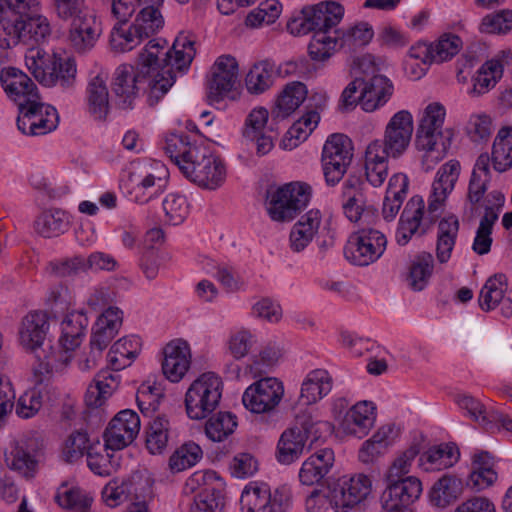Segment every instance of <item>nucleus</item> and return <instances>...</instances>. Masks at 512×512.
<instances>
[{"mask_svg":"<svg viewBox=\"0 0 512 512\" xmlns=\"http://www.w3.org/2000/svg\"><path fill=\"white\" fill-rule=\"evenodd\" d=\"M182 174L199 187L216 190L224 184L227 169L224 161L218 155L211 153L203 146L195 154L192 162L184 166Z\"/></svg>","mask_w":512,"mask_h":512,"instance_id":"6e6552de","label":"nucleus"},{"mask_svg":"<svg viewBox=\"0 0 512 512\" xmlns=\"http://www.w3.org/2000/svg\"><path fill=\"white\" fill-rule=\"evenodd\" d=\"M59 117L56 109L38 100L19 108L17 127L25 135L40 136L56 129Z\"/></svg>","mask_w":512,"mask_h":512,"instance_id":"f8f14e48","label":"nucleus"},{"mask_svg":"<svg viewBox=\"0 0 512 512\" xmlns=\"http://www.w3.org/2000/svg\"><path fill=\"white\" fill-rule=\"evenodd\" d=\"M163 396L164 392L160 384L144 382L136 394L137 405L140 411L148 416L158 409Z\"/></svg>","mask_w":512,"mask_h":512,"instance_id":"69168bd1","label":"nucleus"},{"mask_svg":"<svg viewBox=\"0 0 512 512\" xmlns=\"http://www.w3.org/2000/svg\"><path fill=\"white\" fill-rule=\"evenodd\" d=\"M332 385L333 380L327 370L310 371L301 385L299 403L304 406L316 403L330 393Z\"/></svg>","mask_w":512,"mask_h":512,"instance_id":"c9c22d12","label":"nucleus"},{"mask_svg":"<svg viewBox=\"0 0 512 512\" xmlns=\"http://www.w3.org/2000/svg\"><path fill=\"white\" fill-rule=\"evenodd\" d=\"M322 223V214L318 209H311L302 215L290 230V249L296 253L304 251L320 233Z\"/></svg>","mask_w":512,"mask_h":512,"instance_id":"bb28decb","label":"nucleus"},{"mask_svg":"<svg viewBox=\"0 0 512 512\" xmlns=\"http://www.w3.org/2000/svg\"><path fill=\"white\" fill-rule=\"evenodd\" d=\"M223 392L221 378L213 372L197 377L185 394V409L192 420H202L210 415L220 404Z\"/></svg>","mask_w":512,"mask_h":512,"instance_id":"423d86ee","label":"nucleus"},{"mask_svg":"<svg viewBox=\"0 0 512 512\" xmlns=\"http://www.w3.org/2000/svg\"><path fill=\"white\" fill-rule=\"evenodd\" d=\"M224 505V496L220 490L206 488L196 494L190 512H222Z\"/></svg>","mask_w":512,"mask_h":512,"instance_id":"774afa93","label":"nucleus"},{"mask_svg":"<svg viewBox=\"0 0 512 512\" xmlns=\"http://www.w3.org/2000/svg\"><path fill=\"white\" fill-rule=\"evenodd\" d=\"M169 171L160 161L144 164L138 171H130L121 187L129 199L146 204L159 197L167 188Z\"/></svg>","mask_w":512,"mask_h":512,"instance_id":"20e7f679","label":"nucleus"},{"mask_svg":"<svg viewBox=\"0 0 512 512\" xmlns=\"http://www.w3.org/2000/svg\"><path fill=\"white\" fill-rule=\"evenodd\" d=\"M69 27V42L78 53L91 50L102 33L100 23L90 13L69 24Z\"/></svg>","mask_w":512,"mask_h":512,"instance_id":"c85d7f7f","label":"nucleus"},{"mask_svg":"<svg viewBox=\"0 0 512 512\" xmlns=\"http://www.w3.org/2000/svg\"><path fill=\"white\" fill-rule=\"evenodd\" d=\"M311 187L306 183L291 182L270 188L266 194V210L272 221L290 222L307 207Z\"/></svg>","mask_w":512,"mask_h":512,"instance_id":"39448f33","label":"nucleus"},{"mask_svg":"<svg viewBox=\"0 0 512 512\" xmlns=\"http://www.w3.org/2000/svg\"><path fill=\"white\" fill-rule=\"evenodd\" d=\"M344 7L335 1H324L302 9V17L288 23L292 34L301 35L311 31L331 33L343 19Z\"/></svg>","mask_w":512,"mask_h":512,"instance_id":"0eeeda50","label":"nucleus"},{"mask_svg":"<svg viewBox=\"0 0 512 512\" xmlns=\"http://www.w3.org/2000/svg\"><path fill=\"white\" fill-rule=\"evenodd\" d=\"M238 78V63L230 55L218 57L212 67L208 98L212 102L221 101L234 88Z\"/></svg>","mask_w":512,"mask_h":512,"instance_id":"4be33fe9","label":"nucleus"},{"mask_svg":"<svg viewBox=\"0 0 512 512\" xmlns=\"http://www.w3.org/2000/svg\"><path fill=\"white\" fill-rule=\"evenodd\" d=\"M511 61L512 51L507 50L500 52L496 58L485 62L473 78V87L469 93L475 96L487 93L496 85L502 77L504 67L509 66Z\"/></svg>","mask_w":512,"mask_h":512,"instance_id":"cd10ccee","label":"nucleus"},{"mask_svg":"<svg viewBox=\"0 0 512 512\" xmlns=\"http://www.w3.org/2000/svg\"><path fill=\"white\" fill-rule=\"evenodd\" d=\"M386 484L381 496L384 511L413 512L411 506L422 493L421 481L414 476H408Z\"/></svg>","mask_w":512,"mask_h":512,"instance_id":"2eb2a0df","label":"nucleus"},{"mask_svg":"<svg viewBox=\"0 0 512 512\" xmlns=\"http://www.w3.org/2000/svg\"><path fill=\"white\" fill-rule=\"evenodd\" d=\"M72 352L61 347L58 350L50 347L49 351H38L36 354L39 361L38 371L40 373H51L63 370L70 363Z\"/></svg>","mask_w":512,"mask_h":512,"instance_id":"052dcab7","label":"nucleus"},{"mask_svg":"<svg viewBox=\"0 0 512 512\" xmlns=\"http://www.w3.org/2000/svg\"><path fill=\"white\" fill-rule=\"evenodd\" d=\"M334 34L339 39V49L345 53H355L370 43L374 36L372 26L368 22H357Z\"/></svg>","mask_w":512,"mask_h":512,"instance_id":"a19ab883","label":"nucleus"},{"mask_svg":"<svg viewBox=\"0 0 512 512\" xmlns=\"http://www.w3.org/2000/svg\"><path fill=\"white\" fill-rule=\"evenodd\" d=\"M399 431L394 424L381 426L369 439L365 440L359 451L358 459L364 464H373L383 457L393 445Z\"/></svg>","mask_w":512,"mask_h":512,"instance_id":"a878e982","label":"nucleus"},{"mask_svg":"<svg viewBox=\"0 0 512 512\" xmlns=\"http://www.w3.org/2000/svg\"><path fill=\"white\" fill-rule=\"evenodd\" d=\"M461 479L454 475L444 474L431 487L429 501L437 508H446L453 504L462 494Z\"/></svg>","mask_w":512,"mask_h":512,"instance_id":"79ce46f5","label":"nucleus"},{"mask_svg":"<svg viewBox=\"0 0 512 512\" xmlns=\"http://www.w3.org/2000/svg\"><path fill=\"white\" fill-rule=\"evenodd\" d=\"M492 162L498 172H504L512 167L511 127H502L498 131L492 147Z\"/></svg>","mask_w":512,"mask_h":512,"instance_id":"603ef678","label":"nucleus"},{"mask_svg":"<svg viewBox=\"0 0 512 512\" xmlns=\"http://www.w3.org/2000/svg\"><path fill=\"white\" fill-rule=\"evenodd\" d=\"M141 350V341L137 336L123 337L115 342L107 355L108 366L119 371L131 365Z\"/></svg>","mask_w":512,"mask_h":512,"instance_id":"37998d69","label":"nucleus"},{"mask_svg":"<svg viewBox=\"0 0 512 512\" xmlns=\"http://www.w3.org/2000/svg\"><path fill=\"white\" fill-rule=\"evenodd\" d=\"M307 88L301 82H292L285 86L272 111L273 117L284 119L292 114L306 99Z\"/></svg>","mask_w":512,"mask_h":512,"instance_id":"8fccbe9b","label":"nucleus"},{"mask_svg":"<svg viewBox=\"0 0 512 512\" xmlns=\"http://www.w3.org/2000/svg\"><path fill=\"white\" fill-rule=\"evenodd\" d=\"M457 449L449 445H441L429 449L421 456L420 461L425 471H439L453 466L458 461Z\"/></svg>","mask_w":512,"mask_h":512,"instance_id":"6e6d98bb","label":"nucleus"},{"mask_svg":"<svg viewBox=\"0 0 512 512\" xmlns=\"http://www.w3.org/2000/svg\"><path fill=\"white\" fill-rule=\"evenodd\" d=\"M334 460V452L330 448L320 449L310 455L299 470L300 483L306 486L320 483L331 470Z\"/></svg>","mask_w":512,"mask_h":512,"instance_id":"2f4dec72","label":"nucleus"},{"mask_svg":"<svg viewBox=\"0 0 512 512\" xmlns=\"http://www.w3.org/2000/svg\"><path fill=\"white\" fill-rule=\"evenodd\" d=\"M353 158L351 140L343 134H333L325 142L322 150V170L328 186L340 182Z\"/></svg>","mask_w":512,"mask_h":512,"instance_id":"1a4fd4ad","label":"nucleus"},{"mask_svg":"<svg viewBox=\"0 0 512 512\" xmlns=\"http://www.w3.org/2000/svg\"><path fill=\"white\" fill-rule=\"evenodd\" d=\"M460 223L455 215L442 218L437 226L436 257L440 263H446L451 258Z\"/></svg>","mask_w":512,"mask_h":512,"instance_id":"c03bdc74","label":"nucleus"},{"mask_svg":"<svg viewBox=\"0 0 512 512\" xmlns=\"http://www.w3.org/2000/svg\"><path fill=\"white\" fill-rule=\"evenodd\" d=\"M490 159L487 154H481L474 165L468 184L467 199L473 205L478 204L484 197L491 179Z\"/></svg>","mask_w":512,"mask_h":512,"instance_id":"de8ad7c7","label":"nucleus"},{"mask_svg":"<svg viewBox=\"0 0 512 512\" xmlns=\"http://www.w3.org/2000/svg\"><path fill=\"white\" fill-rule=\"evenodd\" d=\"M418 454L419 448L417 445H412L400 453L388 467L384 475V481L390 483L404 479L403 476L410 472L411 465Z\"/></svg>","mask_w":512,"mask_h":512,"instance_id":"338daca9","label":"nucleus"},{"mask_svg":"<svg viewBox=\"0 0 512 512\" xmlns=\"http://www.w3.org/2000/svg\"><path fill=\"white\" fill-rule=\"evenodd\" d=\"M150 78L145 76L141 71L139 74L134 72L130 65H120L114 72V80L112 84V91L119 99V103L123 108H129L135 98L138 87L137 83Z\"/></svg>","mask_w":512,"mask_h":512,"instance_id":"f704fd0d","label":"nucleus"},{"mask_svg":"<svg viewBox=\"0 0 512 512\" xmlns=\"http://www.w3.org/2000/svg\"><path fill=\"white\" fill-rule=\"evenodd\" d=\"M445 115L446 111L443 105L440 103L429 104L424 110L416 134L418 150L436 153V159H441L448 147V144L443 140L442 132Z\"/></svg>","mask_w":512,"mask_h":512,"instance_id":"9d476101","label":"nucleus"},{"mask_svg":"<svg viewBox=\"0 0 512 512\" xmlns=\"http://www.w3.org/2000/svg\"><path fill=\"white\" fill-rule=\"evenodd\" d=\"M387 245L386 236L375 229H361L351 235L344 247L345 258L354 265L368 266L377 261Z\"/></svg>","mask_w":512,"mask_h":512,"instance_id":"9b49d317","label":"nucleus"},{"mask_svg":"<svg viewBox=\"0 0 512 512\" xmlns=\"http://www.w3.org/2000/svg\"><path fill=\"white\" fill-rule=\"evenodd\" d=\"M141 497L152 498L153 491L149 479L128 480L118 483L110 481L102 490L105 504L115 508L127 500H139Z\"/></svg>","mask_w":512,"mask_h":512,"instance_id":"412c9836","label":"nucleus"},{"mask_svg":"<svg viewBox=\"0 0 512 512\" xmlns=\"http://www.w3.org/2000/svg\"><path fill=\"white\" fill-rule=\"evenodd\" d=\"M107 75L99 73L87 86L89 113L97 120L105 119L109 110V93L106 86Z\"/></svg>","mask_w":512,"mask_h":512,"instance_id":"49530a36","label":"nucleus"},{"mask_svg":"<svg viewBox=\"0 0 512 512\" xmlns=\"http://www.w3.org/2000/svg\"><path fill=\"white\" fill-rule=\"evenodd\" d=\"M236 427L237 421L233 414L219 412L206 422L205 433L212 441L221 442L231 435Z\"/></svg>","mask_w":512,"mask_h":512,"instance_id":"bf43d9fd","label":"nucleus"},{"mask_svg":"<svg viewBox=\"0 0 512 512\" xmlns=\"http://www.w3.org/2000/svg\"><path fill=\"white\" fill-rule=\"evenodd\" d=\"M276 78V65L265 59L254 63L245 76L244 84L251 95H260L268 91Z\"/></svg>","mask_w":512,"mask_h":512,"instance_id":"58836bf2","label":"nucleus"},{"mask_svg":"<svg viewBox=\"0 0 512 512\" xmlns=\"http://www.w3.org/2000/svg\"><path fill=\"white\" fill-rule=\"evenodd\" d=\"M165 40H150L139 55L141 72L150 78L148 103L156 105L176 81V72L186 73L196 55L194 37L180 33L163 52Z\"/></svg>","mask_w":512,"mask_h":512,"instance_id":"f257e3e1","label":"nucleus"},{"mask_svg":"<svg viewBox=\"0 0 512 512\" xmlns=\"http://www.w3.org/2000/svg\"><path fill=\"white\" fill-rule=\"evenodd\" d=\"M371 492V480L358 474L338 482L331 491V503L336 511H344L364 500Z\"/></svg>","mask_w":512,"mask_h":512,"instance_id":"6ab92c4d","label":"nucleus"},{"mask_svg":"<svg viewBox=\"0 0 512 512\" xmlns=\"http://www.w3.org/2000/svg\"><path fill=\"white\" fill-rule=\"evenodd\" d=\"M140 431V418L133 410H122L110 421L104 432L105 447L121 450L131 444Z\"/></svg>","mask_w":512,"mask_h":512,"instance_id":"f3484780","label":"nucleus"},{"mask_svg":"<svg viewBox=\"0 0 512 512\" xmlns=\"http://www.w3.org/2000/svg\"><path fill=\"white\" fill-rule=\"evenodd\" d=\"M203 146L190 142L189 136L185 134H169L165 140L164 150L171 161L177 165L181 173L184 172V166L192 162L195 154Z\"/></svg>","mask_w":512,"mask_h":512,"instance_id":"ea45409f","label":"nucleus"},{"mask_svg":"<svg viewBox=\"0 0 512 512\" xmlns=\"http://www.w3.org/2000/svg\"><path fill=\"white\" fill-rule=\"evenodd\" d=\"M306 442V434L298 426L286 429L277 443V461L283 465L294 463L302 456Z\"/></svg>","mask_w":512,"mask_h":512,"instance_id":"e433bc0d","label":"nucleus"},{"mask_svg":"<svg viewBox=\"0 0 512 512\" xmlns=\"http://www.w3.org/2000/svg\"><path fill=\"white\" fill-rule=\"evenodd\" d=\"M460 163L450 160L437 171L428 199V218L433 222L441 213L448 195L453 191L460 175Z\"/></svg>","mask_w":512,"mask_h":512,"instance_id":"dca6fc26","label":"nucleus"},{"mask_svg":"<svg viewBox=\"0 0 512 512\" xmlns=\"http://www.w3.org/2000/svg\"><path fill=\"white\" fill-rule=\"evenodd\" d=\"M414 130L413 117L407 110L395 113L388 121L383 139H376L365 150V174L374 187L381 186L389 170V159H399L408 150Z\"/></svg>","mask_w":512,"mask_h":512,"instance_id":"f03ea898","label":"nucleus"},{"mask_svg":"<svg viewBox=\"0 0 512 512\" xmlns=\"http://www.w3.org/2000/svg\"><path fill=\"white\" fill-rule=\"evenodd\" d=\"M165 222L170 225H179L189 214L187 198L180 193H169L162 202Z\"/></svg>","mask_w":512,"mask_h":512,"instance_id":"e2e57ef3","label":"nucleus"},{"mask_svg":"<svg viewBox=\"0 0 512 512\" xmlns=\"http://www.w3.org/2000/svg\"><path fill=\"white\" fill-rule=\"evenodd\" d=\"M69 225V215L56 208L43 211L34 223L36 232L45 238L57 237L65 233Z\"/></svg>","mask_w":512,"mask_h":512,"instance_id":"09e8293b","label":"nucleus"},{"mask_svg":"<svg viewBox=\"0 0 512 512\" xmlns=\"http://www.w3.org/2000/svg\"><path fill=\"white\" fill-rule=\"evenodd\" d=\"M339 39L336 34L331 35L325 31L313 33L308 45V53L313 61L324 62L328 60L337 49H339Z\"/></svg>","mask_w":512,"mask_h":512,"instance_id":"13d9d810","label":"nucleus"},{"mask_svg":"<svg viewBox=\"0 0 512 512\" xmlns=\"http://www.w3.org/2000/svg\"><path fill=\"white\" fill-rule=\"evenodd\" d=\"M25 65L44 86L70 89L76 83L77 67L74 59L47 53L40 47H31L25 53Z\"/></svg>","mask_w":512,"mask_h":512,"instance_id":"7ed1b4c3","label":"nucleus"},{"mask_svg":"<svg viewBox=\"0 0 512 512\" xmlns=\"http://www.w3.org/2000/svg\"><path fill=\"white\" fill-rule=\"evenodd\" d=\"M268 118L267 109L254 108L246 117L242 132L246 145L255 148L259 157L267 155L273 149L277 136L273 128L267 126Z\"/></svg>","mask_w":512,"mask_h":512,"instance_id":"4468645a","label":"nucleus"},{"mask_svg":"<svg viewBox=\"0 0 512 512\" xmlns=\"http://www.w3.org/2000/svg\"><path fill=\"white\" fill-rule=\"evenodd\" d=\"M41 449L34 439L20 440L6 454L5 462L9 469L26 479L35 477L41 460Z\"/></svg>","mask_w":512,"mask_h":512,"instance_id":"a211bd4d","label":"nucleus"},{"mask_svg":"<svg viewBox=\"0 0 512 512\" xmlns=\"http://www.w3.org/2000/svg\"><path fill=\"white\" fill-rule=\"evenodd\" d=\"M170 424L166 417L158 416L149 426L146 447L151 454L161 453L167 446Z\"/></svg>","mask_w":512,"mask_h":512,"instance_id":"680f3d73","label":"nucleus"},{"mask_svg":"<svg viewBox=\"0 0 512 512\" xmlns=\"http://www.w3.org/2000/svg\"><path fill=\"white\" fill-rule=\"evenodd\" d=\"M144 39L146 38L133 23L129 26L116 23L111 31L110 46L113 51L124 53L140 45Z\"/></svg>","mask_w":512,"mask_h":512,"instance_id":"864d4df0","label":"nucleus"},{"mask_svg":"<svg viewBox=\"0 0 512 512\" xmlns=\"http://www.w3.org/2000/svg\"><path fill=\"white\" fill-rule=\"evenodd\" d=\"M55 501L70 512H93V498L78 486L62 484L56 492Z\"/></svg>","mask_w":512,"mask_h":512,"instance_id":"3c124183","label":"nucleus"},{"mask_svg":"<svg viewBox=\"0 0 512 512\" xmlns=\"http://www.w3.org/2000/svg\"><path fill=\"white\" fill-rule=\"evenodd\" d=\"M88 318L83 310L69 312L61 322V348L74 351L78 348L86 334Z\"/></svg>","mask_w":512,"mask_h":512,"instance_id":"4c0bfd02","label":"nucleus"},{"mask_svg":"<svg viewBox=\"0 0 512 512\" xmlns=\"http://www.w3.org/2000/svg\"><path fill=\"white\" fill-rule=\"evenodd\" d=\"M162 371L171 382H179L190 367V351L185 342H170L164 348Z\"/></svg>","mask_w":512,"mask_h":512,"instance_id":"473e14b6","label":"nucleus"},{"mask_svg":"<svg viewBox=\"0 0 512 512\" xmlns=\"http://www.w3.org/2000/svg\"><path fill=\"white\" fill-rule=\"evenodd\" d=\"M360 105L366 112H374L384 106L393 94V84L384 75L375 74L361 78Z\"/></svg>","mask_w":512,"mask_h":512,"instance_id":"393cba45","label":"nucleus"},{"mask_svg":"<svg viewBox=\"0 0 512 512\" xmlns=\"http://www.w3.org/2000/svg\"><path fill=\"white\" fill-rule=\"evenodd\" d=\"M479 306L483 311H491L500 307L503 316H512V290L507 288L504 274H495L488 278L480 290Z\"/></svg>","mask_w":512,"mask_h":512,"instance_id":"aec40b11","label":"nucleus"},{"mask_svg":"<svg viewBox=\"0 0 512 512\" xmlns=\"http://www.w3.org/2000/svg\"><path fill=\"white\" fill-rule=\"evenodd\" d=\"M375 407L372 402L360 401L352 406L340 423V429L346 435L362 438L373 427Z\"/></svg>","mask_w":512,"mask_h":512,"instance_id":"c756f323","label":"nucleus"},{"mask_svg":"<svg viewBox=\"0 0 512 512\" xmlns=\"http://www.w3.org/2000/svg\"><path fill=\"white\" fill-rule=\"evenodd\" d=\"M425 204L420 196L412 197L405 205L395 233L396 242L405 246L414 235L422 236L425 230H421L424 219Z\"/></svg>","mask_w":512,"mask_h":512,"instance_id":"b1692460","label":"nucleus"},{"mask_svg":"<svg viewBox=\"0 0 512 512\" xmlns=\"http://www.w3.org/2000/svg\"><path fill=\"white\" fill-rule=\"evenodd\" d=\"M434 267V258L428 252L420 253L413 261L407 277L413 291H422L429 282Z\"/></svg>","mask_w":512,"mask_h":512,"instance_id":"4d7b16f0","label":"nucleus"},{"mask_svg":"<svg viewBox=\"0 0 512 512\" xmlns=\"http://www.w3.org/2000/svg\"><path fill=\"white\" fill-rule=\"evenodd\" d=\"M49 330L48 317L45 312L28 313L21 322L19 340L26 350L38 351L43 345Z\"/></svg>","mask_w":512,"mask_h":512,"instance_id":"7c9ffc66","label":"nucleus"},{"mask_svg":"<svg viewBox=\"0 0 512 512\" xmlns=\"http://www.w3.org/2000/svg\"><path fill=\"white\" fill-rule=\"evenodd\" d=\"M283 395L282 382L274 377H266L254 382L245 390L242 403L253 413H269L279 405Z\"/></svg>","mask_w":512,"mask_h":512,"instance_id":"ddd939ff","label":"nucleus"},{"mask_svg":"<svg viewBox=\"0 0 512 512\" xmlns=\"http://www.w3.org/2000/svg\"><path fill=\"white\" fill-rule=\"evenodd\" d=\"M0 81L9 98L17 103L18 109L39 99L36 84L16 68L3 69Z\"/></svg>","mask_w":512,"mask_h":512,"instance_id":"5701e85b","label":"nucleus"},{"mask_svg":"<svg viewBox=\"0 0 512 512\" xmlns=\"http://www.w3.org/2000/svg\"><path fill=\"white\" fill-rule=\"evenodd\" d=\"M254 494L262 495L263 503L256 504L260 510L267 512H286L292 501V493L290 487L282 485L277 487L273 492L266 488H254Z\"/></svg>","mask_w":512,"mask_h":512,"instance_id":"5fc2aeb1","label":"nucleus"},{"mask_svg":"<svg viewBox=\"0 0 512 512\" xmlns=\"http://www.w3.org/2000/svg\"><path fill=\"white\" fill-rule=\"evenodd\" d=\"M408 186L409 180L405 174L397 173L389 179L382 208L385 220L391 221L396 217L406 198Z\"/></svg>","mask_w":512,"mask_h":512,"instance_id":"a18cd8bd","label":"nucleus"},{"mask_svg":"<svg viewBox=\"0 0 512 512\" xmlns=\"http://www.w3.org/2000/svg\"><path fill=\"white\" fill-rule=\"evenodd\" d=\"M123 312L117 307H109L97 319L90 343L104 351L116 337L122 325Z\"/></svg>","mask_w":512,"mask_h":512,"instance_id":"72a5a7b5","label":"nucleus"},{"mask_svg":"<svg viewBox=\"0 0 512 512\" xmlns=\"http://www.w3.org/2000/svg\"><path fill=\"white\" fill-rule=\"evenodd\" d=\"M202 457V450L194 442L183 444L170 456L169 468L178 473L194 466Z\"/></svg>","mask_w":512,"mask_h":512,"instance_id":"0e129e2a","label":"nucleus"}]
</instances>
